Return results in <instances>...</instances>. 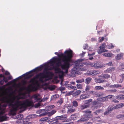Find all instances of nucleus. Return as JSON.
Masks as SVG:
<instances>
[{"mask_svg": "<svg viewBox=\"0 0 124 124\" xmlns=\"http://www.w3.org/2000/svg\"><path fill=\"white\" fill-rule=\"evenodd\" d=\"M73 52L71 50L66 51L65 54L61 53L58 55L59 58L53 57L49 63L52 64L57 62L61 65V68L63 70H65V73H67L70 65V63L72 62Z\"/></svg>", "mask_w": 124, "mask_h": 124, "instance_id": "obj_1", "label": "nucleus"}, {"mask_svg": "<svg viewBox=\"0 0 124 124\" xmlns=\"http://www.w3.org/2000/svg\"><path fill=\"white\" fill-rule=\"evenodd\" d=\"M5 98L6 100V101L7 103H9V106L11 107L10 113L13 115L16 114L15 112L18 110V108L20 107V109L22 108H25L27 107H33L34 106L33 101L32 100H30L29 99H26L21 102V101H17L14 104L12 103L14 99H10L8 100L7 97L3 98L2 99L3 100Z\"/></svg>", "mask_w": 124, "mask_h": 124, "instance_id": "obj_2", "label": "nucleus"}, {"mask_svg": "<svg viewBox=\"0 0 124 124\" xmlns=\"http://www.w3.org/2000/svg\"><path fill=\"white\" fill-rule=\"evenodd\" d=\"M40 73L41 72H40L36 75L35 76L30 80L29 82L31 83L32 84L30 85L27 87L26 90L30 92L32 91H36L37 90V87L35 86H33L32 85H34L35 84L38 83V82L37 80H36V79H38L39 77H40L39 78V80L40 81L42 82L43 79L45 78L43 75L40 74Z\"/></svg>", "mask_w": 124, "mask_h": 124, "instance_id": "obj_3", "label": "nucleus"}, {"mask_svg": "<svg viewBox=\"0 0 124 124\" xmlns=\"http://www.w3.org/2000/svg\"><path fill=\"white\" fill-rule=\"evenodd\" d=\"M83 112L85 113V114L84 115L81 117V118L78 120V122H84L88 121L91 117V115L90 114L92 113V111L89 110L83 111Z\"/></svg>", "mask_w": 124, "mask_h": 124, "instance_id": "obj_4", "label": "nucleus"}, {"mask_svg": "<svg viewBox=\"0 0 124 124\" xmlns=\"http://www.w3.org/2000/svg\"><path fill=\"white\" fill-rule=\"evenodd\" d=\"M83 60L82 59H78L76 61L77 63L75 64V66L76 70L80 69L81 68V67L83 66V64H86L85 63L83 62Z\"/></svg>", "mask_w": 124, "mask_h": 124, "instance_id": "obj_5", "label": "nucleus"}, {"mask_svg": "<svg viewBox=\"0 0 124 124\" xmlns=\"http://www.w3.org/2000/svg\"><path fill=\"white\" fill-rule=\"evenodd\" d=\"M53 69H54L55 71H56V73H57L62 74L61 75H59V76L60 78L62 77L64 75L63 72L62 70H61L60 69L59 67L54 66L53 67H51L49 68V70H52Z\"/></svg>", "mask_w": 124, "mask_h": 124, "instance_id": "obj_6", "label": "nucleus"}, {"mask_svg": "<svg viewBox=\"0 0 124 124\" xmlns=\"http://www.w3.org/2000/svg\"><path fill=\"white\" fill-rule=\"evenodd\" d=\"M56 120L55 119H54L53 120H50V122H51V123L53 124H58V120H63L65 118L63 115L60 116H58L57 117Z\"/></svg>", "mask_w": 124, "mask_h": 124, "instance_id": "obj_7", "label": "nucleus"}, {"mask_svg": "<svg viewBox=\"0 0 124 124\" xmlns=\"http://www.w3.org/2000/svg\"><path fill=\"white\" fill-rule=\"evenodd\" d=\"M40 74L43 75L45 78L52 77L54 75L53 73L49 71H46L44 72H41Z\"/></svg>", "mask_w": 124, "mask_h": 124, "instance_id": "obj_8", "label": "nucleus"}, {"mask_svg": "<svg viewBox=\"0 0 124 124\" xmlns=\"http://www.w3.org/2000/svg\"><path fill=\"white\" fill-rule=\"evenodd\" d=\"M106 45L104 43H103L99 47V49L98 50V54H100L102 53L107 51L105 49Z\"/></svg>", "mask_w": 124, "mask_h": 124, "instance_id": "obj_9", "label": "nucleus"}, {"mask_svg": "<svg viewBox=\"0 0 124 124\" xmlns=\"http://www.w3.org/2000/svg\"><path fill=\"white\" fill-rule=\"evenodd\" d=\"M90 65L91 67L97 69L101 68L103 67V66L101 65L100 62H95L94 63H91Z\"/></svg>", "mask_w": 124, "mask_h": 124, "instance_id": "obj_10", "label": "nucleus"}, {"mask_svg": "<svg viewBox=\"0 0 124 124\" xmlns=\"http://www.w3.org/2000/svg\"><path fill=\"white\" fill-rule=\"evenodd\" d=\"M56 112V110H55L54 109L51 111L48 112H46L42 113L40 114V116H45L47 114L48 116H50L55 114Z\"/></svg>", "mask_w": 124, "mask_h": 124, "instance_id": "obj_11", "label": "nucleus"}, {"mask_svg": "<svg viewBox=\"0 0 124 124\" xmlns=\"http://www.w3.org/2000/svg\"><path fill=\"white\" fill-rule=\"evenodd\" d=\"M98 101H94L92 102V104L93 106H94V107L96 108H99L100 107V104L101 103Z\"/></svg>", "mask_w": 124, "mask_h": 124, "instance_id": "obj_12", "label": "nucleus"}, {"mask_svg": "<svg viewBox=\"0 0 124 124\" xmlns=\"http://www.w3.org/2000/svg\"><path fill=\"white\" fill-rule=\"evenodd\" d=\"M90 96V95L89 93H86L85 94H81L80 96V97L81 99L83 100L89 98Z\"/></svg>", "mask_w": 124, "mask_h": 124, "instance_id": "obj_13", "label": "nucleus"}, {"mask_svg": "<svg viewBox=\"0 0 124 124\" xmlns=\"http://www.w3.org/2000/svg\"><path fill=\"white\" fill-rule=\"evenodd\" d=\"M97 100L100 101H106L108 100V98L107 96L102 97V98H99L97 99Z\"/></svg>", "mask_w": 124, "mask_h": 124, "instance_id": "obj_14", "label": "nucleus"}, {"mask_svg": "<svg viewBox=\"0 0 124 124\" xmlns=\"http://www.w3.org/2000/svg\"><path fill=\"white\" fill-rule=\"evenodd\" d=\"M115 69L114 67H110L107 69V70L104 71V72L108 73H110L112 71H114L115 70Z\"/></svg>", "mask_w": 124, "mask_h": 124, "instance_id": "obj_15", "label": "nucleus"}, {"mask_svg": "<svg viewBox=\"0 0 124 124\" xmlns=\"http://www.w3.org/2000/svg\"><path fill=\"white\" fill-rule=\"evenodd\" d=\"M113 110V108L112 107H108V110L106 111L104 113V115H106L109 114L110 113L111 111Z\"/></svg>", "mask_w": 124, "mask_h": 124, "instance_id": "obj_16", "label": "nucleus"}, {"mask_svg": "<svg viewBox=\"0 0 124 124\" xmlns=\"http://www.w3.org/2000/svg\"><path fill=\"white\" fill-rule=\"evenodd\" d=\"M100 72L98 70H93L91 71L90 72V73L92 75H96L99 74Z\"/></svg>", "mask_w": 124, "mask_h": 124, "instance_id": "obj_17", "label": "nucleus"}, {"mask_svg": "<svg viewBox=\"0 0 124 124\" xmlns=\"http://www.w3.org/2000/svg\"><path fill=\"white\" fill-rule=\"evenodd\" d=\"M116 98L119 100H124V95L123 94H119L116 96Z\"/></svg>", "mask_w": 124, "mask_h": 124, "instance_id": "obj_18", "label": "nucleus"}, {"mask_svg": "<svg viewBox=\"0 0 124 124\" xmlns=\"http://www.w3.org/2000/svg\"><path fill=\"white\" fill-rule=\"evenodd\" d=\"M101 78H103L108 79L110 77L109 75L107 74H102L101 75Z\"/></svg>", "mask_w": 124, "mask_h": 124, "instance_id": "obj_19", "label": "nucleus"}, {"mask_svg": "<svg viewBox=\"0 0 124 124\" xmlns=\"http://www.w3.org/2000/svg\"><path fill=\"white\" fill-rule=\"evenodd\" d=\"M124 54L123 53L118 54L115 57V58L117 60H120L121 58Z\"/></svg>", "mask_w": 124, "mask_h": 124, "instance_id": "obj_20", "label": "nucleus"}, {"mask_svg": "<svg viewBox=\"0 0 124 124\" xmlns=\"http://www.w3.org/2000/svg\"><path fill=\"white\" fill-rule=\"evenodd\" d=\"M124 106V104L123 103H121L119 104L116 105L115 106V108H121L122 107H123Z\"/></svg>", "mask_w": 124, "mask_h": 124, "instance_id": "obj_21", "label": "nucleus"}, {"mask_svg": "<svg viewBox=\"0 0 124 124\" xmlns=\"http://www.w3.org/2000/svg\"><path fill=\"white\" fill-rule=\"evenodd\" d=\"M92 78L90 77L86 78L85 80V83L87 84H89L92 80Z\"/></svg>", "mask_w": 124, "mask_h": 124, "instance_id": "obj_22", "label": "nucleus"}, {"mask_svg": "<svg viewBox=\"0 0 124 124\" xmlns=\"http://www.w3.org/2000/svg\"><path fill=\"white\" fill-rule=\"evenodd\" d=\"M95 81L96 83H102L104 81V80H101L99 78H95Z\"/></svg>", "mask_w": 124, "mask_h": 124, "instance_id": "obj_23", "label": "nucleus"}, {"mask_svg": "<svg viewBox=\"0 0 124 124\" xmlns=\"http://www.w3.org/2000/svg\"><path fill=\"white\" fill-rule=\"evenodd\" d=\"M95 54V52H93L92 53H88V55L90 57L89 59L90 60H92L93 59V56H91L92 55H94Z\"/></svg>", "mask_w": 124, "mask_h": 124, "instance_id": "obj_24", "label": "nucleus"}, {"mask_svg": "<svg viewBox=\"0 0 124 124\" xmlns=\"http://www.w3.org/2000/svg\"><path fill=\"white\" fill-rule=\"evenodd\" d=\"M103 112V110L102 109H99L96 110L94 112V113L96 115H97L98 114L102 113Z\"/></svg>", "mask_w": 124, "mask_h": 124, "instance_id": "obj_25", "label": "nucleus"}, {"mask_svg": "<svg viewBox=\"0 0 124 124\" xmlns=\"http://www.w3.org/2000/svg\"><path fill=\"white\" fill-rule=\"evenodd\" d=\"M103 56L105 57H110L112 56V54L108 53H105L102 54Z\"/></svg>", "mask_w": 124, "mask_h": 124, "instance_id": "obj_26", "label": "nucleus"}, {"mask_svg": "<svg viewBox=\"0 0 124 124\" xmlns=\"http://www.w3.org/2000/svg\"><path fill=\"white\" fill-rule=\"evenodd\" d=\"M48 117H45L42 118H41L39 120L41 121H43L44 122H46L47 120H48Z\"/></svg>", "mask_w": 124, "mask_h": 124, "instance_id": "obj_27", "label": "nucleus"}, {"mask_svg": "<svg viewBox=\"0 0 124 124\" xmlns=\"http://www.w3.org/2000/svg\"><path fill=\"white\" fill-rule=\"evenodd\" d=\"M36 71V69H33V70H31L29 72H27L25 74H23V76H24V75H25L26 76H27L28 75L31 73H32L33 72H35Z\"/></svg>", "mask_w": 124, "mask_h": 124, "instance_id": "obj_28", "label": "nucleus"}, {"mask_svg": "<svg viewBox=\"0 0 124 124\" xmlns=\"http://www.w3.org/2000/svg\"><path fill=\"white\" fill-rule=\"evenodd\" d=\"M76 110L75 109L71 108L67 110V113H73Z\"/></svg>", "mask_w": 124, "mask_h": 124, "instance_id": "obj_29", "label": "nucleus"}, {"mask_svg": "<svg viewBox=\"0 0 124 124\" xmlns=\"http://www.w3.org/2000/svg\"><path fill=\"white\" fill-rule=\"evenodd\" d=\"M95 89L97 90H103L104 88L100 86H97L95 87Z\"/></svg>", "mask_w": 124, "mask_h": 124, "instance_id": "obj_30", "label": "nucleus"}, {"mask_svg": "<svg viewBox=\"0 0 124 124\" xmlns=\"http://www.w3.org/2000/svg\"><path fill=\"white\" fill-rule=\"evenodd\" d=\"M38 95L35 94L32 96V98L34 99L35 100H39V98L38 97Z\"/></svg>", "mask_w": 124, "mask_h": 124, "instance_id": "obj_31", "label": "nucleus"}, {"mask_svg": "<svg viewBox=\"0 0 124 124\" xmlns=\"http://www.w3.org/2000/svg\"><path fill=\"white\" fill-rule=\"evenodd\" d=\"M72 103L73 106L75 107H77L78 106V102L76 101H73Z\"/></svg>", "mask_w": 124, "mask_h": 124, "instance_id": "obj_32", "label": "nucleus"}, {"mask_svg": "<svg viewBox=\"0 0 124 124\" xmlns=\"http://www.w3.org/2000/svg\"><path fill=\"white\" fill-rule=\"evenodd\" d=\"M41 103L40 102H39L35 104L34 105V107L35 108H36L41 105Z\"/></svg>", "mask_w": 124, "mask_h": 124, "instance_id": "obj_33", "label": "nucleus"}, {"mask_svg": "<svg viewBox=\"0 0 124 124\" xmlns=\"http://www.w3.org/2000/svg\"><path fill=\"white\" fill-rule=\"evenodd\" d=\"M113 88H118L119 87H122L121 85H119L118 84H114L111 86Z\"/></svg>", "mask_w": 124, "mask_h": 124, "instance_id": "obj_34", "label": "nucleus"}, {"mask_svg": "<svg viewBox=\"0 0 124 124\" xmlns=\"http://www.w3.org/2000/svg\"><path fill=\"white\" fill-rule=\"evenodd\" d=\"M85 81V79L84 78H82L81 79H78L76 80V82L77 83H81L84 82Z\"/></svg>", "mask_w": 124, "mask_h": 124, "instance_id": "obj_35", "label": "nucleus"}, {"mask_svg": "<svg viewBox=\"0 0 124 124\" xmlns=\"http://www.w3.org/2000/svg\"><path fill=\"white\" fill-rule=\"evenodd\" d=\"M48 88L50 90H53L55 89V86L54 85H51L49 86Z\"/></svg>", "mask_w": 124, "mask_h": 124, "instance_id": "obj_36", "label": "nucleus"}, {"mask_svg": "<svg viewBox=\"0 0 124 124\" xmlns=\"http://www.w3.org/2000/svg\"><path fill=\"white\" fill-rule=\"evenodd\" d=\"M90 89V87L89 85H87L85 89V91H86V93H89V91Z\"/></svg>", "mask_w": 124, "mask_h": 124, "instance_id": "obj_37", "label": "nucleus"}, {"mask_svg": "<svg viewBox=\"0 0 124 124\" xmlns=\"http://www.w3.org/2000/svg\"><path fill=\"white\" fill-rule=\"evenodd\" d=\"M107 47L109 49H112L114 47V46L112 44H111L108 45H107Z\"/></svg>", "mask_w": 124, "mask_h": 124, "instance_id": "obj_38", "label": "nucleus"}, {"mask_svg": "<svg viewBox=\"0 0 124 124\" xmlns=\"http://www.w3.org/2000/svg\"><path fill=\"white\" fill-rule=\"evenodd\" d=\"M71 119L75 120L76 118V116L75 114H73L71 115L70 116Z\"/></svg>", "mask_w": 124, "mask_h": 124, "instance_id": "obj_39", "label": "nucleus"}, {"mask_svg": "<svg viewBox=\"0 0 124 124\" xmlns=\"http://www.w3.org/2000/svg\"><path fill=\"white\" fill-rule=\"evenodd\" d=\"M77 88L78 89H81L82 88V85L81 84H77Z\"/></svg>", "mask_w": 124, "mask_h": 124, "instance_id": "obj_40", "label": "nucleus"}, {"mask_svg": "<svg viewBox=\"0 0 124 124\" xmlns=\"http://www.w3.org/2000/svg\"><path fill=\"white\" fill-rule=\"evenodd\" d=\"M6 119V117L4 116H0V121H3L5 120Z\"/></svg>", "mask_w": 124, "mask_h": 124, "instance_id": "obj_41", "label": "nucleus"}, {"mask_svg": "<svg viewBox=\"0 0 124 124\" xmlns=\"http://www.w3.org/2000/svg\"><path fill=\"white\" fill-rule=\"evenodd\" d=\"M88 106L86 105H83L81 106V109H84L87 107Z\"/></svg>", "mask_w": 124, "mask_h": 124, "instance_id": "obj_42", "label": "nucleus"}, {"mask_svg": "<svg viewBox=\"0 0 124 124\" xmlns=\"http://www.w3.org/2000/svg\"><path fill=\"white\" fill-rule=\"evenodd\" d=\"M103 93H97L96 94V97H98L102 96L103 95Z\"/></svg>", "mask_w": 124, "mask_h": 124, "instance_id": "obj_43", "label": "nucleus"}, {"mask_svg": "<svg viewBox=\"0 0 124 124\" xmlns=\"http://www.w3.org/2000/svg\"><path fill=\"white\" fill-rule=\"evenodd\" d=\"M81 92V91L80 90H77L75 92V93L76 95H78Z\"/></svg>", "mask_w": 124, "mask_h": 124, "instance_id": "obj_44", "label": "nucleus"}, {"mask_svg": "<svg viewBox=\"0 0 124 124\" xmlns=\"http://www.w3.org/2000/svg\"><path fill=\"white\" fill-rule=\"evenodd\" d=\"M18 117L20 118V119L22 120L23 119V114H19L18 115Z\"/></svg>", "mask_w": 124, "mask_h": 124, "instance_id": "obj_45", "label": "nucleus"}, {"mask_svg": "<svg viewBox=\"0 0 124 124\" xmlns=\"http://www.w3.org/2000/svg\"><path fill=\"white\" fill-rule=\"evenodd\" d=\"M63 103V101L62 98H61L57 102V103H59L60 104H61Z\"/></svg>", "mask_w": 124, "mask_h": 124, "instance_id": "obj_46", "label": "nucleus"}, {"mask_svg": "<svg viewBox=\"0 0 124 124\" xmlns=\"http://www.w3.org/2000/svg\"><path fill=\"white\" fill-rule=\"evenodd\" d=\"M35 69H36V71H41L42 69L41 67H39L36 68Z\"/></svg>", "mask_w": 124, "mask_h": 124, "instance_id": "obj_47", "label": "nucleus"}, {"mask_svg": "<svg viewBox=\"0 0 124 124\" xmlns=\"http://www.w3.org/2000/svg\"><path fill=\"white\" fill-rule=\"evenodd\" d=\"M117 117L118 118H124V115H120L118 116Z\"/></svg>", "mask_w": 124, "mask_h": 124, "instance_id": "obj_48", "label": "nucleus"}, {"mask_svg": "<svg viewBox=\"0 0 124 124\" xmlns=\"http://www.w3.org/2000/svg\"><path fill=\"white\" fill-rule=\"evenodd\" d=\"M4 77V78L3 80V81H4L5 83L7 82L8 80V78H5Z\"/></svg>", "mask_w": 124, "mask_h": 124, "instance_id": "obj_49", "label": "nucleus"}, {"mask_svg": "<svg viewBox=\"0 0 124 124\" xmlns=\"http://www.w3.org/2000/svg\"><path fill=\"white\" fill-rule=\"evenodd\" d=\"M25 89V87H23L20 88L19 91H22Z\"/></svg>", "mask_w": 124, "mask_h": 124, "instance_id": "obj_50", "label": "nucleus"}, {"mask_svg": "<svg viewBox=\"0 0 124 124\" xmlns=\"http://www.w3.org/2000/svg\"><path fill=\"white\" fill-rule=\"evenodd\" d=\"M60 89L61 91H63L65 89V88L64 87H61L60 88Z\"/></svg>", "mask_w": 124, "mask_h": 124, "instance_id": "obj_51", "label": "nucleus"}, {"mask_svg": "<svg viewBox=\"0 0 124 124\" xmlns=\"http://www.w3.org/2000/svg\"><path fill=\"white\" fill-rule=\"evenodd\" d=\"M56 66L57 67H61V65L57 62H56Z\"/></svg>", "mask_w": 124, "mask_h": 124, "instance_id": "obj_52", "label": "nucleus"}, {"mask_svg": "<svg viewBox=\"0 0 124 124\" xmlns=\"http://www.w3.org/2000/svg\"><path fill=\"white\" fill-rule=\"evenodd\" d=\"M70 88H71V89H73V90H75L76 89V86H73L72 85H71V86L70 87Z\"/></svg>", "mask_w": 124, "mask_h": 124, "instance_id": "obj_53", "label": "nucleus"}, {"mask_svg": "<svg viewBox=\"0 0 124 124\" xmlns=\"http://www.w3.org/2000/svg\"><path fill=\"white\" fill-rule=\"evenodd\" d=\"M104 37H102L101 39L99 40V42H102L104 39Z\"/></svg>", "mask_w": 124, "mask_h": 124, "instance_id": "obj_54", "label": "nucleus"}, {"mask_svg": "<svg viewBox=\"0 0 124 124\" xmlns=\"http://www.w3.org/2000/svg\"><path fill=\"white\" fill-rule=\"evenodd\" d=\"M49 70V68L48 67L45 68L44 69V71H48Z\"/></svg>", "mask_w": 124, "mask_h": 124, "instance_id": "obj_55", "label": "nucleus"}, {"mask_svg": "<svg viewBox=\"0 0 124 124\" xmlns=\"http://www.w3.org/2000/svg\"><path fill=\"white\" fill-rule=\"evenodd\" d=\"M107 64L109 66H111L112 65V62H110Z\"/></svg>", "mask_w": 124, "mask_h": 124, "instance_id": "obj_56", "label": "nucleus"}, {"mask_svg": "<svg viewBox=\"0 0 124 124\" xmlns=\"http://www.w3.org/2000/svg\"><path fill=\"white\" fill-rule=\"evenodd\" d=\"M27 83V82L26 81L23 80L22 82V84L23 85H25Z\"/></svg>", "mask_w": 124, "mask_h": 124, "instance_id": "obj_57", "label": "nucleus"}, {"mask_svg": "<svg viewBox=\"0 0 124 124\" xmlns=\"http://www.w3.org/2000/svg\"><path fill=\"white\" fill-rule=\"evenodd\" d=\"M66 109L65 108L63 109L62 111V113H65L66 112Z\"/></svg>", "mask_w": 124, "mask_h": 124, "instance_id": "obj_58", "label": "nucleus"}, {"mask_svg": "<svg viewBox=\"0 0 124 124\" xmlns=\"http://www.w3.org/2000/svg\"><path fill=\"white\" fill-rule=\"evenodd\" d=\"M85 52H83L81 54H80V55L81 56H83L85 54Z\"/></svg>", "mask_w": 124, "mask_h": 124, "instance_id": "obj_59", "label": "nucleus"}, {"mask_svg": "<svg viewBox=\"0 0 124 124\" xmlns=\"http://www.w3.org/2000/svg\"><path fill=\"white\" fill-rule=\"evenodd\" d=\"M59 96L57 95H55L53 96V97L54 99H56Z\"/></svg>", "mask_w": 124, "mask_h": 124, "instance_id": "obj_60", "label": "nucleus"}, {"mask_svg": "<svg viewBox=\"0 0 124 124\" xmlns=\"http://www.w3.org/2000/svg\"><path fill=\"white\" fill-rule=\"evenodd\" d=\"M4 82V81L3 80H1L0 81V84L1 85H3V84Z\"/></svg>", "mask_w": 124, "mask_h": 124, "instance_id": "obj_61", "label": "nucleus"}, {"mask_svg": "<svg viewBox=\"0 0 124 124\" xmlns=\"http://www.w3.org/2000/svg\"><path fill=\"white\" fill-rule=\"evenodd\" d=\"M47 99H48V98L46 97L44 98H43V99L41 101H45Z\"/></svg>", "mask_w": 124, "mask_h": 124, "instance_id": "obj_62", "label": "nucleus"}, {"mask_svg": "<svg viewBox=\"0 0 124 124\" xmlns=\"http://www.w3.org/2000/svg\"><path fill=\"white\" fill-rule=\"evenodd\" d=\"M5 75H8L10 73L8 71H6L5 73Z\"/></svg>", "mask_w": 124, "mask_h": 124, "instance_id": "obj_63", "label": "nucleus"}, {"mask_svg": "<svg viewBox=\"0 0 124 124\" xmlns=\"http://www.w3.org/2000/svg\"><path fill=\"white\" fill-rule=\"evenodd\" d=\"M113 101L116 103H118L119 102L116 99H114L113 100Z\"/></svg>", "mask_w": 124, "mask_h": 124, "instance_id": "obj_64", "label": "nucleus"}]
</instances>
